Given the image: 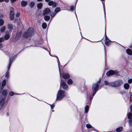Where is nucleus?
<instances>
[{
    "label": "nucleus",
    "instance_id": "ea45409f",
    "mask_svg": "<svg viewBox=\"0 0 132 132\" xmlns=\"http://www.w3.org/2000/svg\"><path fill=\"white\" fill-rule=\"evenodd\" d=\"M130 101L131 102L132 101V93L130 94Z\"/></svg>",
    "mask_w": 132,
    "mask_h": 132
},
{
    "label": "nucleus",
    "instance_id": "6e6552de",
    "mask_svg": "<svg viewBox=\"0 0 132 132\" xmlns=\"http://www.w3.org/2000/svg\"><path fill=\"white\" fill-rule=\"evenodd\" d=\"M115 81L116 87L120 86L123 83V81L121 80H118Z\"/></svg>",
    "mask_w": 132,
    "mask_h": 132
},
{
    "label": "nucleus",
    "instance_id": "20e7f679",
    "mask_svg": "<svg viewBox=\"0 0 132 132\" xmlns=\"http://www.w3.org/2000/svg\"><path fill=\"white\" fill-rule=\"evenodd\" d=\"M10 18L11 20H13L14 19V9L11 7L10 9Z\"/></svg>",
    "mask_w": 132,
    "mask_h": 132
},
{
    "label": "nucleus",
    "instance_id": "a18cd8bd",
    "mask_svg": "<svg viewBox=\"0 0 132 132\" xmlns=\"http://www.w3.org/2000/svg\"><path fill=\"white\" fill-rule=\"evenodd\" d=\"M16 0H10V1L12 3H13Z\"/></svg>",
    "mask_w": 132,
    "mask_h": 132
},
{
    "label": "nucleus",
    "instance_id": "72a5a7b5",
    "mask_svg": "<svg viewBox=\"0 0 132 132\" xmlns=\"http://www.w3.org/2000/svg\"><path fill=\"white\" fill-rule=\"evenodd\" d=\"M130 125L132 126V119H130L129 121Z\"/></svg>",
    "mask_w": 132,
    "mask_h": 132
},
{
    "label": "nucleus",
    "instance_id": "864d4df0",
    "mask_svg": "<svg viewBox=\"0 0 132 132\" xmlns=\"http://www.w3.org/2000/svg\"><path fill=\"white\" fill-rule=\"evenodd\" d=\"M3 2V0H0V2Z\"/></svg>",
    "mask_w": 132,
    "mask_h": 132
},
{
    "label": "nucleus",
    "instance_id": "473e14b6",
    "mask_svg": "<svg viewBox=\"0 0 132 132\" xmlns=\"http://www.w3.org/2000/svg\"><path fill=\"white\" fill-rule=\"evenodd\" d=\"M86 127L88 129L91 128H93V127L89 124H87L86 125Z\"/></svg>",
    "mask_w": 132,
    "mask_h": 132
},
{
    "label": "nucleus",
    "instance_id": "2eb2a0df",
    "mask_svg": "<svg viewBox=\"0 0 132 132\" xmlns=\"http://www.w3.org/2000/svg\"><path fill=\"white\" fill-rule=\"evenodd\" d=\"M115 81L110 82V86L113 87H116Z\"/></svg>",
    "mask_w": 132,
    "mask_h": 132
},
{
    "label": "nucleus",
    "instance_id": "7c9ffc66",
    "mask_svg": "<svg viewBox=\"0 0 132 132\" xmlns=\"http://www.w3.org/2000/svg\"><path fill=\"white\" fill-rule=\"evenodd\" d=\"M7 94V90H4L2 92V94L4 95H5Z\"/></svg>",
    "mask_w": 132,
    "mask_h": 132
},
{
    "label": "nucleus",
    "instance_id": "f03ea898",
    "mask_svg": "<svg viewBox=\"0 0 132 132\" xmlns=\"http://www.w3.org/2000/svg\"><path fill=\"white\" fill-rule=\"evenodd\" d=\"M101 80L100 79L97 82L94 84H93L92 86V89L93 91V96H94L96 92L98 89L99 86L101 82Z\"/></svg>",
    "mask_w": 132,
    "mask_h": 132
},
{
    "label": "nucleus",
    "instance_id": "4be33fe9",
    "mask_svg": "<svg viewBox=\"0 0 132 132\" xmlns=\"http://www.w3.org/2000/svg\"><path fill=\"white\" fill-rule=\"evenodd\" d=\"M73 81L71 79H69L67 81V84L69 85H70L72 84Z\"/></svg>",
    "mask_w": 132,
    "mask_h": 132
},
{
    "label": "nucleus",
    "instance_id": "9b49d317",
    "mask_svg": "<svg viewBox=\"0 0 132 132\" xmlns=\"http://www.w3.org/2000/svg\"><path fill=\"white\" fill-rule=\"evenodd\" d=\"M27 4V2L24 1H22L21 2V5L22 7H24L26 6Z\"/></svg>",
    "mask_w": 132,
    "mask_h": 132
},
{
    "label": "nucleus",
    "instance_id": "3c124183",
    "mask_svg": "<svg viewBox=\"0 0 132 132\" xmlns=\"http://www.w3.org/2000/svg\"><path fill=\"white\" fill-rule=\"evenodd\" d=\"M107 39H108L107 38V36L106 35L105 37V40Z\"/></svg>",
    "mask_w": 132,
    "mask_h": 132
},
{
    "label": "nucleus",
    "instance_id": "c85d7f7f",
    "mask_svg": "<svg viewBox=\"0 0 132 132\" xmlns=\"http://www.w3.org/2000/svg\"><path fill=\"white\" fill-rule=\"evenodd\" d=\"M50 18V16H46L44 17V19L46 21H48Z\"/></svg>",
    "mask_w": 132,
    "mask_h": 132
},
{
    "label": "nucleus",
    "instance_id": "f8f14e48",
    "mask_svg": "<svg viewBox=\"0 0 132 132\" xmlns=\"http://www.w3.org/2000/svg\"><path fill=\"white\" fill-rule=\"evenodd\" d=\"M63 78L65 79H68L70 78V75L68 74L63 73L62 75Z\"/></svg>",
    "mask_w": 132,
    "mask_h": 132
},
{
    "label": "nucleus",
    "instance_id": "e433bc0d",
    "mask_svg": "<svg viewBox=\"0 0 132 132\" xmlns=\"http://www.w3.org/2000/svg\"><path fill=\"white\" fill-rule=\"evenodd\" d=\"M30 7L31 8H32L33 7V2H31L30 4Z\"/></svg>",
    "mask_w": 132,
    "mask_h": 132
},
{
    "label": "nucleus",
    "instance_id": "9d476101",
    "mask_svg": "<svg viewBox=\"0 0 132 132\" xmlns=\"http://www.w3.org/2000/svg\"><path fill=\"white\" fill-rule=\"evenodd\" d=\"M48 4L50 6H52L53 7H55L56 6V3L52 1H51L48 3Z\"/></svg>",
    "mask_w": 132,
    "mask_h": 132
},
{
    "label": "nucleus",
    "instance_id": "b1692460",
    "mask_svg": "<svg viewBox=\"0 0 132 132\" xmlns=\"http://www.w3.org/2000/svg\"><path fill=\"white\" fill-rule=\"evenodd\" d=\"M7 26L8 28L10 30H11L13 28L12 25L10 24H8Z\"/></svg>",
    "mask_w": 132,
    "mask_h": 132
},
{
    "label": "nucleus",
    "instance_id": "423d86ee",
    "mask_svg": "<svg viewBox=\"0 0 132 132\" xmlns=\"http://www.w3.org/2000/svg\"><path fill=\"white\" fill-rule=\"evenodd\" d=\"M60 85L63 87V89L64 90H66L68 88V85L63 81H61Z\"/></svg>",
    "mask_w": 132,
    "mask_h": 132
},
{
    "label": "nucleus",
    "instance_id": "1a4fd4ad",
    "mask_svg": "<svg viewBox=\"0 0 132 132\" xmlns=\"http://www.w3.org/2000/svg\"><path fill=\"white\" fill-rule=\"evenodd\" d=\"M51 12V10L48 8H46L43 12V13L44 15L48 14Z\"/></svg>",
    "mask_w": 132,
    "mask_h": 132
},
{
    "label": "nucleus",
    "instance_id": "c9c22d12",
    "mask_svg": "<svg viewBox=\"0 0 132 132\" xmlns=\"http://www.w3.org/2000/svg\"><path fill=\"white\" fill-rule=\"evenodd\" d=\"M35 43L36 44V45H35V46H38V45L40 43L38 41H36Z\"/></svg>",
    "mask_w": 132,
    "mask_h": 132
},
{
    "label": "nucleus",
    "instance_id": "6ab92c4d",
    "mask_svg": "<svg viewBox=\"0 0 132 132\" xmlns=\"http://www.w3.org/2000/svg\"><path fill=\"white\" fill-rule=\"evenodd\" d=\"M10 37V35L8 34H6L4 36V39L5 40L8 39Z\"/></svg>",
    "mask_w": 132,
    "mask_h": 132
},
{
    "label": "nucleus",
    "instance_id": "cd10ccee",
    "mask_svg": "<svg viewBox=\"0 0 132 132\" xmlns=\"http://www.w3.org/2000/svg\"><path fill=\"white\" fill-rule=\"evenodd\" d=\"M47 27V24L45 23H44L42 24V27L43 29H45Z\"/></svg>",
    "mask_w": 132,
    "mask_h": 132
},
{
    "label": "nucleus",
    "instance_id": "de8ad7c7",
    "mask_svg": "<svg viewBox=\"0 0 132 132\" xmlns=\"http://www.w3.org/2000/svg\"><path fill=\"white\" fill-rule=\"evenodd\" d=\"M9 0H3V1L5 2L6 3H8L9 1Z\"/></svg>",
    "mask_w": 132,
    "mask_h": 132
},
{
    "label": "nucleus",
    "instance_id": "4468645a",
    "mask_svg": "<svg viewBox=\"0 0 132 132\" xmlns=\"http://www.w3.org/2000/svg\"><path fill=\"white\" fill-rule=\"evenodd\" d=\"M124 87L125 89L128 90L129 87V85L128 83H125L124 85Z\"/></svg>",
    "mask_w": 132,
    "mask_h": 132
},
{
    "label": "nucleus",
    "instance_id": "13d9d810",
    "mask_svg": "<svg viewBox=\"0 0 132 132\" xmlns=\"http://www.w3.org/2000/svg\"><path fill=\"white\" fill-rule=\"evenodd\" d=\"M130 132H132V130H131Z\"/></svg>",
    "mask_w": 132,
    "mask_h": 132
},
{
    "label": "nucleus",
    "instance_id": "7ed1b4c3",
    "mask_svg": "<svg viewBox=\"0 0 132 132\" xmlns=\"http://www.w3.org/2000/svg\"><path fill=\"white\" fill-rule=\"evenodd\" d=\"M13 58L10 57L9 63L8 68V70L7 72L5 74V77H6L8 78L9 76V71L10 69L11 65L13 61Z\"/></svg>",
    "mask_w": 132,
    "mask_h": 132
},
{
    "label": "nucleus",
    "instance_id": "f3484780",
    "mask_svg": "<svg viewBox=\"0 0 132 132\" xmlns=\"http://www.w3.org/2000/svg\"><path fill=\"white\" fill-rule=\"evenodd\" d=\"M110 40L109 39L105 40V44L107 45H109Z\"/></svg>",
    "mask_w": 132,
    "mask_h": 132
},
{
    "label": "nucleus",
    "instance_id": "37998d69",
    "mask_svg": "<svg viewBox=\"0 0 132 132\" xmlns=\"http://www.w3.org/2000/svg\"><path fill=\"white\" fill-rule=\"evenodd\" d=\"M56 13H52L51 15V16L52 17H53L55 15V14H56Z\"/></svg>",
    "mask_w": 132,
    "mask_h": 132
},
{
    "label": "nucleus",
    "instance_id": "412c9836",
    "mask_svg": "<svg viewBox=\"0 0 132 132\" xmlns=\"http://www.w3.org/2000/svg\"><path fill=\"white\" fill-rule=\"evenodd\" d=\"M4 20L2 19H0V26H3L4 24Z\"/></svg>",
    "mask_w": 132,
    "mask_h": 132
},
{
    "label": "nucleus",
    "instance_id": "49530a36",
    "mask_svg": "<svg viewBox=\"0 0 132 132\" xmlns=\"http://www.w3.org/2000/svg\"><path fill=\"white\" fill-rule=\"evenodd\" d=\"M130 109L131 111L132 112V104L130 106Z\"/></svg>",
    "mask_w": 132,
    "mask_h": 132
},
{
    "label": "nucleus",
    "instance_id": "5fc2aeb1",
    "mask_svg": "<svg viewBox=\"0 0 132 132\" xmlns=\"http://www.w3.org/2000/svg\"><path fill=\"white\" fill-rule=\"evenodd\" d=\"M43 0H37V1H39V2H40V1H42Z\"/></svg>",
    "mask_w": 132,
    "mask_h": 132
},
{
    "label": "nucleus",
    "instance_id": "a211bd4d",
    "mask_svg": "<svg viewBox=\"0 0 132 132\" xmlns=\"http://www.w3.org/2000/svg\"><path fill=\"white\" fill-rule=\"evenodd\" d=\"M43 6V4L42 3H39L37 5V8L39 9H41L42 8Z\"/></svg>",
    "mask_w": 132,
    "mask_h": 132
},
{
    "label": "nucleus",
    "instance_id": "393cba45",
    "mask_svg": "<svg viewBox=\"0 0 132 132\" xmlns=\"http://www.w3.org/2000/svg\"><path fill=\"white\" fill-rule=\"evenodd\" d=\"M60 9L59 7L56 8L55 10V13H56L60 11Z\"/></svg>",
    "mask_w": 132,
    "mask_h": 132
},
{
    "label": "nucleus",
    "instance_id": "8fccbe9b",
    "mask_svg": "<svg viewBox=\"0 0 132 132\" xmlns=\"http://www.w3.org/2000/svg\"><path fill=\"white\" fill-rule=\"evenodd\" d=\"M3 47L2 46L1 43H0V49L2 48Z\"/></svg>",
    "mask_w": 132,
    "mask_h": 132
},
{
    "label": "nucleus",
    "instance_id": "79ce46f5",
    "mask_svg": "<svg viewBox=\"0 0 132 132\" xmlns=\"http://www.w3.org/2000/svg\"><path fill=\"white\" fill-rule=\"evenodd\" d=\"M4 16V15L2 13H0V18H3Z\"/></svg>",
    "mask_w": 132,
    "mask_h": 132
},
{
    "label": "nucleus",
    "instance_id": "f257e3e1",
    "mask_svg": "<svg viewBox=\"0 0 132 132\" xmlns=\"http://www.w3.org/2000/svg\"><path fill=\"white\" fill-rule=\"evenodd\" d=\"M65 95V91L60 90L58 92L56 98V100H62Z\"/></svg>",
    "mask_w": 132,
    "mask_h": 132
},
{
    "label": "nucleus",
    "instance_id": "58836bf2",
    "mask_svg": "<svg viewBox=\"0 0 132 132\" xmlns=\"http://www.w3.org/2000/svg\"><path fill=\"white\" fill-rule=\"evenodd\" d=\"M20 15V13L18 12L16 14V17H18Z\"/></svg>",
    "mask_w": 132,
    "mask_h": 132
},
{
    "label": "nucleus",
    "instance_id": "a19ab883",
    "mask_svg": "<svg viewBox=\"0 0 132 132\" xmlns=\"http://www.w3.org/2000/svg\"><path fill=\"white\" fill-rule=\"evenodd\" d=\"M128 82L130 84L132 82V79H130L128 80Z\"/></svg>",
    "mask_w": 132,
    "mask_h": 132
},
{
    "label": "nucleus",
    "instance_id": "603ef678",
    "mask_svg": "<svg viewBox=\"0 0 132 132\" xmlns=\"http://www.w3.org/2000/svg\"><path fill=\"white\" fill-rule=\"evenodd\" d=\"M50 0H45V1L46 2H48Z\"/></svg>",
    "mask_w": 132,
    "mask_h": 132
},
{
    "label": "nucleus",
    "instance_id": "6e6d98bb",
    "mask_svg": "<svg viewBox=\"0 0 132 132\" xmlns=\"http://www.w3.org/2000/svg\"><path fill=\"white\" fill-rule=\"evenodd\" d=\"M92 98H93V97H90V99H92Z\"/></svg>",
    "mask_w": 132,
    "mask_h": 132
},
{
    "label": "nucleus",
    "instance_id": "c756f323",
    "mask_svg": "<svg viewBox=\"0 0 132 132\" xmlns=\"http://www.w3.org/2000/svg\"><path fill=\"white\" fill-rule=\"evenodd\" d=\"M6 84V81L5 80H3V81L2 82V86L3 87L4 86H5Z\"/></svg>",
    "mask_w": 132,
    "mask_h": 132
},
{
    "label": "nucleus",
    "instance_id": "5701e85b",
    "mask_svg": "<svg viewBox=\"0 0 132 132\" xmlns=\"http://www.w3.org/2000/svg\"><path fill=\"white\" fill-rule=\"evenodd\" d=\"M5 26H3L1 28L0 31L1 32H3L5 30Z\"/></svg>",
    "mask_w": 132,
    "mask_h": 132
},
{
    "label": "nucleus",
    "instance_id": "0eeeda50",
    "mask_svg": "<svg viewBox=\"0 0 132 132\" xmlns=\"http://www.w3.org/2000/svg\"><path fill=\"white\" fill-rule=\"evenodd\" d=\"M5 99L2 98L0 101V110L2 109L5 103Z\"/></svg>",
    "mask_w": 132,
    "mask_h": 132
},
{
    "label": "nucleus",
    "instance_id": "aec40b11",
    "mask_svg": "<svg viewBox=\"0 0 132 132\" xmlns=\"http://www.w3.org/2000/svg\"><path fill=\"white\" fill-rule=\"evenodd\" d=\"M123 129V128L121 127L120 128H118L116 129V131L117 132H120L122 131Z\"/></svg>",
    "mask_w": 132,
    "mask_h": 132
},
{
    "label": "nucleus",
    "instance_id": "ddd939ff",
    "mask_svg": "<svg viewBox=\"0 0 132 132\" xmlns=\"http://www.w3.org/2000/svg\"><path fill=\"white\" fill-rule=\"evenodd\" d=\"M30 34V32L29 30H27L26 32L24 35V36L25 37H27Z\"/></svg>",
    "mask_w": 132,
    "mask_h": 132
},
{
    "label": "nucleus",
    "instance_id": "a878e982",
    "mask_svg": "<svg viewBox=\"0 0 132 132\" xmlns=\"http://www.w3.org/2000/svg\"><path fill=\"white\" fill-rule=\"evenodd\" d=\"M132 117V113H129L127 114V117L128 119H130Z\"/></svg>",
    "mask_w": 132,
    "mask_h": 132
},
{
    "label": "nucleus",
    "instance_id": "dca6fc26",
    "mask_svg": "<svg viewBox=\"0 0 132 132\" xmlns=\"http://www.w3.org/2000/svg\"><path fill=\"white\" fill-rule=\"evenodd\" d=\"M127 53L129 55H131L132 53L131 50L129 49H128L126 51Z\"/></svg>",
    "mask_w": 132,
    "mask_h": 132
},
{
    "label": "nucleus",
    "instance_id": "2f4dec72",
    "mask_svg": "<svg viewBox=\"0 0 132 132\" xmlns=\"http://www.w3.org/2000/svg\"><path fill=\"white\" fill-rule=\"evenodd\" d=\"M104 83L105 85H107L110 86V82H109L107 81H104Z\"/></svg>",
    "mask_w": 132,
    "mask_h": 132
},
{
    "label": "nucleus",
    "instance_id": "c03bdc74",
    "mask_svg": "<svg viewBox=\"0 0 132 132\" xmlns=\"http://www.w3.org/2000/svg\"><path fill=\"white\" fill-rule=\"evenodd\" d=\"M4 40L3 37L0 38V42H2Z\"/></svg>",
    "mask_w": 132,
    "mask_h": 132
},
{
    "label": "nucleus",
    "instance_id": "bb28decb",
    "mask_svg": "<svg viewBox=\"0 0 132 132\" xmlns=\"http://www.w3.org/2000/svg\"><path fill=\"white\" fill-rule=\"evenodd\" d=\"M89 107L88 105H86L85 108V111L86 113H87L88 111Z\"/></svg>",
    "mask_w": 132,
    "mask_h": 132
},
{
    "label": "nucleus",
    "instance_id": "f704fd0d",
    "mask_svg": "<svg viewBox=\"0 0 132 132\" xmlns=\"http://www.w3.org/2000/svg\"><path fill=\"white\" fill-rule=\"evenodd\" d=\"M14 94V93L13 92H11L9 93V95L10 96H12Z\"/></svg>",
    "mask_w": 132,
    "mask_h": 132
},
{
    "label": "nucleus",
    "instance_id": "09e8293b",
    "mask_svg": "<svg viewBox=\"0 0 132 132\" xmlns=\"http://www.w3.org/2000/svg\"><path fill=\"white\" fill-rule=\"evenodd\" d=\"M54 105H51V108L52 109H53L54 107Z\"/></svg>",
    "mask_w": 132,
    "mask_h": 132
},
{
    "label": "nucleus",
    "instance_id": "39448f33",
    "mask_svg": "<svg viewBox=\"0 0 132 132\" xmlns=\"http://www.w3.org/2000/svg\"><path fill=\"white\" fill-rule=\"evenodd\" d=\"M118 73V72H116L115 73L112 70H110L107 72L106 73V75L108 76H110L112 75H113L114 74H116V75H117Z\"/></svg>",
    "mask_w": 132,
    "mask_h": 132
},
{
    "label": "nucleus",
    "instance_id": "4c0bfd02",
    "mask_svg": "<svg viewBox=\"0 0 132 132\" xmlns=\"http://www.w3.org/2000/svg\"><path fill=\"white\" fill-rule=\"evenodd\" d=\"M75 9V7L73 6H72L71 7L70 10L71 11H73Z\"/></svg>",
    "mask_w": 132,
    "mask_h": 132
},
{
    "label": "nucleus",
    "instance_id": "4d7b16f0",
    "mask_svg": "<svg viewBox=\"0 0 132 132\" xmlns=\"http://www.w3.org/2000/svg\"><path fill=\"white\" fill-rule=\"evenodd\" d=\"M14 94H16V93H14Z\"/></svg>",
    "mask_w": 132,
    "mask_h": 132
},
{
    "label": "nucleus",
    "instance_id": "bf43d9fd",
    "mask_svg": "<svg viewBox=\"0 0 132 132\" xmlns=\"http://www.w3.org/2000/svg\"><path fill=\"white\" fill-rule=\"evenodd\" d=\"M52 111L54 112V110H53V111Z\"/></svg>",
    "mask_w": 132,
    "mask_h": 132
}]
</instances>
